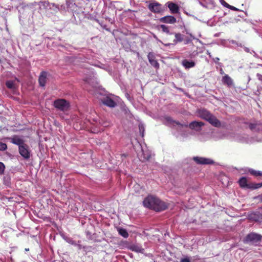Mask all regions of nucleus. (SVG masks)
<instances>
[{
    "instance_id": "nucleus-1",
    "label": "nucleus",
    "mask_w": 262,
    "mask_h": 262,
    "mask_svg": "<svg viewBox=\"0 0 262 262\" xmlns=\"http://www.w3.org/2000/svg\"><path fill=\"white\" fill-rule=\"evenodd\" d=\"M143 205L147 208L152 209L156 211H160L166 209L167 205L158 198L149 195L143 202Z\"/></svg>"
},
{
    "instance_id": "nucleus-2",
    "label": "nucleus",
    "mask_w": 262,
    "mask_h": 262,
    "mask_svg": "<svg viewBox=\"0 0 262 262\" xmlns=\"http://www.w3.org/2000/svg\"><path fill=\"white\" fill-rule=\"evenodd\" d=\"M197 115L215 127H220L221 125L220 121L216 117L205 108L199 109L197 111Z\"/></svg>"
},
{
    "instance_id": "nucleus-3",
    "label": "nucleus",
    "mask_w": 262,
    "mask_h": 262,
    "mask_svg": "<svg viewBox=\"0 0 262 262\" xmlns=\"http://www.w3.org/2000/svg\"><path fill=\"white\" fill-rule=\"evenodd\" d=\"M166 119L169 124L177 127L176 129L177 131L174 133V135L177 138H184L188 136L189 133L186 130L187 125L180 124L175 121L172 120L170 117L167 118Z\"/></svg>"
},
{
    "instance_id": "nucleus-4",
    "label": "nucleus",
    "mask_w": 262,
    "mask_h": 262,
    "mask_svg": "<svg viewBox=\"0 0 262 262\" xmlns=\"http://www.w3.org/2000/svg\"><path fill=\"white\" fill-rule=\"evenodd\" d=\"M262 236L258 233L251 232L249 233L244 239V243L257 244L261 240Z\"/></svg>"
},
{
    "instance_id": "nucleus-5",
    "label": "nucleus",
    "mask_w": 262,
    "mask_h": 262,
    "mask_svg": "<svg viewBox=\"0 0 262 262\" xmlns=\"http://www.w3.org/2000/svg\"><path fill=\"white\" fill-rule=\"evenodd\" d=\"M54 106L60 111L66 112L70 107V103L63 99H58L54 101Z\"/></svg>"
},
{
    "instance_id": "nucleus-6",
    "label": "nucleus",
    "mask_w": 262,
    "mask_h": 262,
    "mask_svg": "<svg viewBox=\"0 0 262 262\" xmlns=\"http://www.w3.org/2000/svg\"><path fill=\"white\" fill-rule=\"evenodd\" d=\"M112 95H107L101 99V101L103 104L110 107H114L117 104L115 102V98Z\"/></svg>"
},
{
    "instance_id": "nucleus-7",
    "label": "nucleus",
    "mask_w": 262,
    "mask_h": 262,
    "mask_svg": "<svg viewBox=\"0 0 262 262\" xmlns=\"http://www.w3.org/2000/svg\"><path fill=\"white\" fill-rule=\"evenodd\" d=\"M19 152L25 159H28L30 157V150L28 145L26 144L19 147Z\"/></svg>"
},
{
    "instance_id": "nucleus-8",
    "label": "nucleus",
    "mask_w": 262,
    "mask_h": 262,
    "mask_svg": "<svg viewBox=\"0 0 262 262\" xmlns=\"http://www.w3.org/2000/svg\"><path fill=\"white\" fill-rule=\"evenodd\" d=\"M193 159L199 164H212L214 163L212 159L204 157H194Z\"/></svg>"
},
{
    "instance_id": "nucleus-9",
    "label": "nucleus",
    "mask_w": 262,
    "mask_h": 262,
    "mask_svg": "<svg viewBox=\"0 0 262 262\" xmlns=\"http://www.w3.org/2000/svg\"><path fill=\"white\" fill-rule=\"evenodd\" d=\"M204 125V123L203 122L194 121L189 124V127L192 130L200 132Z\"/></svg>"
},
{
    "instance_id": "nucleus-10",
    "label": "nucleus",
    "mask_w": 262,
    "mask_h": 262,
    "mask_svg": "<svg viewBox=\"0 0 262 262\" xmlns=\"http://www.w3.org/2000/svg\"><path fill=\"white\" fill-rule=\"evenodd\" d=\"M159 21L163 23L174 24L176 23L177 20L174 16L167 15L160 18Z\"/></svg>"
},
{
    "instance_id": "nucleus-11",
    "label": "nucleus",
    "mask_w": 262,
    "mask_h": 262,
    "mask_svg": "<svg viewBox=\"0 0 262 262\" xmlns=\"http://www.w3.org/2000/svg\"><path fill=\"white\" fill-rule=\"evenodd\" d=\"M148 61L150 64L156 69L159 68V64L156 60L155 55L152 52H149L147 55Z\"/></svg>"
},
{
    "instance_id": "nucleus-12",
    "label": "nucleus",
    "mask_w": 262,
    "mask_h": 262,
    "mask_svg": "<svg viewBox=\"0 0 262 262\" xmlns=\"http://www.w3.org/2000/svg\"><path fill=\"white\" fill-rule=\"evenodd\" d=\"M149 9L154 13H160L162 11L161 5L158 3H151L148 5Z\"/></svg>"
},
{
    "instance_id": "nucleus-13",
    "label": "nucleus",
    "mask_w": 262,
    "mask_h": 262,
    "mask_svg": "<svg viewBox=\"0 0 262 262\" xmlns=\"http://www.w3.org/2000/svg\"><path fill=\"white\" fill-rule=\"evenodd\" d=\"M39 5L40 7H43L44 8L46 9H51L52 7H55V10H58L59 9L58 5H56L54 3H50L48 1L41 2L39 3Z\"/></svg>"
},
{
    "instance_id": "nucleus-14",
    "label": "nucleus",
    "mask_w": 262,
    "mask_h": 262,
    "mask_svg": "<svg viewBox=\"0 0 262 262\" xmlns=\"http://www.w3.org/2000/svg\"><path fill=\"white\" fill-rule=\"evenodd\" d=\"M17 82H19V80L18 78H15L14 80H8L6 82L7 87L10 89L15 90L17 87Z\"/></svg>"
},
{
    "instance_id": "nucleus-15",
    "label": "nucleus",
    "mask_w": 262,
    "mask_h": 262,
    "mask_svg": "<svg viewBox=\"0 0 262 262\" xmlns=\"http://www.w3.org/2000/svg\"><path fill=\"white\" fill-rule=\"evenodd\" d=\"M11 142L18 146V147L25 144L24 141L17 136H14L10 138Z\"/></svg>"
},
{
    "instance_id": "nucleus-16",
    "label": "nucleus",
    "mask_w": 262,
    "mask_h": 262,
    "mask_svg": "<svg viewBox=\"0 0 262 262\" xmlns=\"http://www.w3.org/2000/svg\"><path fill=\"white\" fill-rule=\"evenodd\" d=\"M222 81L224 84L227 85L228 87H231L234 85L233 80L228 75L223 76Z\"/></svg>"
},
{
    "instance_id": "nucleus-17",
    "label": "nucleus",
    "mask_w": 262,
    "mask_h": 262,
    "mask_svg": "<svg viewBox=\"0 0 262 262\" xmlns=\"http://www.w3.org/2000/svg\"><path fill=\"white\" fill-rule=\"evenodd\" d=\"M167 4L168 8L172 13L176 14L179 13V8L176 4L172 2H168Z\"/></svg>"
},
{
    "instance_id": "nucleus-18",
    "label": "nucleus",
    "mask_w": 262,
    "mask_h": 262,
    "mask_svg": "<svg viewBox=\"0 0 262 262\" xmlns=\"http://www.w3.org/2000/svg\"><path fill=\"white\" fill-rule=\"evenodd\" d=\"M182 64L185 69H188L194 67L195 66V63L192 60L184 59L182 61Z\"/></svg>"
},
{
    "instance_id": "nucleus-19",
    "label": "nucleus",
    "mask_w": 262,
    "mask_h": 262,
    "mask_svg": "<svg viewBox=\"0 0 262 262\" xmlns=\"http://www.w3.org/2000/svg\"><path fill=\"white\" fill-rule=\"evenodd\" d=\"M86 85H91L94 89L97 88V83L95 81V80L91 77H86L84 79Z\"/></svg>"
},
{
    "instance_id": "nucleus-20",
    "label": "nucleus",
    "mask_w": 262,
    "mask_h": 262,
    "mask_svg": "<svg viewBox=\"0 0 262 262\" xmlns=\"http://www.w3.org/2000/svg\"><path fill=\"white\" fill-rule=\"evenodd\" d=\"M170 27L165 25H160L158 27V30L161 29L162 32L167 35H172L173 34V32L170 31Z\"/></svg>"
},
{
    "instance_id": "nucleus-21",
    "label": "nucleus",
    "mask_w": 262,
    "mask_h": 262,
    "mask_svg": "<svg viewBox=\"0 0 262 262\" xmlns=\"http://www.w3.org/2000/svg\"><path fill=\"white\" fill-rule=\"evenodd\" d=\"M47 73L45 72H42L39 77L38 81L39 84L41 86H44L46 82Z\"/></svg>"
},
{
    "instance_id": "nucleus-22",
    "label": "nucleus",
    "mask_w": 262,
    "mask_h": 262,
    "mask_svg": "<svg viewBox=\"0 0 262 262\" xmlns=\"http://www.w3.org/2000/svg\"><path fill=\"white\" fill-rule=\"evenodd\" d=\"M66 5L70 11H76L75 8L76 6L72 0H66Z\"/></svg>"
},
{
    "instance_id": "nucleus-23",
    "label": "nucleus",
    "mask_w": 262,
    "mask_h": 262,
    "mask_svg": "<svg viewBox=\"0 0 262 262\" xmlns=\"http://www.w3.org/2000/svg\"><path fill=\"white\" fill-rule=\"evenodd\" d=\"M175 39L173 40L172 45H176L178 42H182L183 40V36L180 33H173Z\"/></svg>"
},
{
    "instance_id": "nucleus-24",
    "label": "nucleus",
    "mask_w": 262,
    "mask_h": 262,
    "mask_svg": "<svg viewBox=\"0 0 262 262\" xmlns=\"http://www.w3.org/2000/svg\"><path fill=\"white\" fill-rule=\"evenodd\" d=\"M240 186L242 188H249V186L250 185V183H247V179L245 177L241 178L238 181Z\"/></svg>"
},
{
    "instance_id": "nucleus-25",
    "label": "nucleus",
    "mask_w": 262,
    "mask_h": 262,
    "mask_svg": "<svg viewBox=\"0 0 262 262\" xmlns=\"http://www.w3.org/2000/svg\"><path fill=\"white\" fill-rule=\"evenodd\" d=\"M117 230L119 234L124 238H127L128 236V233L127 230L123 228H118Z\"/></svg>"
},
{
    "instance_id": "nucleus-26",
    "label": "nucleus",
    "mask_w": 262,
    "mask_h": 262,
    "mask_svg": "<svg viewBox=\"0 0 262 262\" xmlns=\"http://www.w3.org/2000/svg\"><path fill=\"white\" fill-rule=\"evenodd\" d=\"M142 155H143V159L142 157H140V160L142 161L148 160L150 157V155L148 153V151H144L143 149H142Z\"/></svg>"
},
{
    "instance_id": "nucleus-27",
    "label": "nucleus",
    "mask_w": 262,
    "mask_h": 262,
    "mask_svg": "<svg viewBox=\"0 0 262 262\" xmlns=\"http://www.w3.org/2000/svg\"><path fill=\"white\" fill-rule=\"evenodd\" d=\"M262 187V183H250V185L249 186V189H256Z\"/></svg>"
},
{
    "instance_id": "nucleus-28",
    "label": "nucleus",
    "mask_w": 262,
    "mask_h": 262,
    "mask_svg": "<svg viewBox=\"0 0 262 262\" xmlns=\"http://www.w3.org/2000/svg\"><path fill=\"white\" fill-rule=\"evenodd\" d=\"M249 172L252 175L255 176H262V172L260 171H256L253 169H249Z\"/></svg>"
},
{
    "instance_id": "nucleus-29",
    "label": "nucleus",
    "mask_w": 262,
    "mask_h": 262,
    "mask_svg": "<svg viewBox=\"0 0 262 262\" xmlns=\"http://www.w3.org/2000/svg\"><path fill=\"white\" fill-rule=\"evenodd\" d=\"M139 128L140 130V133L141 136L143 137H144V133L145 130L144 126L143 124L140 123L139 124Z\"/></svg>"
},
{
    "instance_id": "nucleus-30",
    "label": "nucleus",
    "mask_w": 262,
    "mask_h": 262,
    "mask_svg": "<svg viewBox=\"0 0 262 262\" xmlns=\"http://www.w3.org/2000/svg\"><path fill=\"white\" fill-rule=\"evenodd\" d=\"M59 11H60L61 12H67V11H70L69 9H68V8L67 7L66 5H62L60 7L59 6Z\"/></svg>"
},
{
    "instance_id": "nucleus-31",
    "label": "nucleus",
    "mask_w": 262,
    "mask_h": 262,
    "mask_svg": "<svg viewBox=\"0 0 262 262\" xmlns=\"http://www.w3.org/2000/svg\"><path fill=\"white\" fill-rule=\"evenodd\" d=\"M7 148V145L6 144L0 142V150L4 151Z\"/></svg>"
},
{
    "instance_id": "nucleus-32",
    "label": "nucleus",
    "mask_w": 262,
    "mask_h": 262,
    "mask_svg": "<svg viewBox=\"0 0 262 262\" xmlns=\"http://www.w3.org/2000/svg\"><path fill=\"white\" fill-rule=\"evenodd\" d=\"M5 169V166L3 163L0 162V175L4 173Z\"/></svg>"
},
{
    "instance_id": "nucleus-33",
    "label": "nucleus",
    "mask_w": 262,
    "mask_h": 262,
    "mask_svg": "<svg viewBox=\"0 0 262 262\" xmlns=\"http://www.w3.org/2000/svg\"><path fill=\"white\" fill-rule=\"evenodd\" d=\"M255 214L257 215L258 219H262V208H259L258 210L256 212Z\"/></svg>"
},
{
    "instance_id": "nucleus-34",
    "label": "nucleus",
    "mask_w": 262,
    "mask_h": 262,
    "mask_svg": "<svg viewBox=\"0 0 262 262\" xmlns=\"http://www.w3.org/2000/svg\"><path fill=\"white\" fill-rule=\"evenodd\" d=\"M132 249L133 251H136V252H140L141 248L137 246H133L132 248Z\"/></svg>"
},
{
    "instance_id": "nucleus-35",
    "label": "nucleus",
    "mask_w": 262,
    "mask_h": 262,
    "mask_svg": "<svg viewBox=\"0 0 262 262\" xmlns=\"http://www.w3.org/2000/svg\"><path fill=\"white\" fill-rule=\"evenodd\" d=\"M221 4L224 6V7L228 8L229 6V4L227 3L224 0H220Z\"/></svg>"
},
{
    "instance_id": "nucleus-36",
    "label": "nucleus",
    "mask_w": 262,
    "mask_h": 262,
    "mask_svg": "<svg viewBox=\"0 0 262 262\" xmlns=\"http://www.w3.org/2000/svg\"><path fill=\"white\" fill-rule=\"evenodd\" d=\"M243 48L245 50V52H246L247 53H250L251 54H252V53H255V52L253 50L251 51L247 47H243Z\"/></svg>"
},
{
    "instance_id": "nucleus-37",
    "label": "nucleus",
    "mask_w": 262,
    "mask_h": 262,
    "mask_svg": "<svg viewBox=\"0 0 262 262\" xmlns=\"http://www.w3.org/2000/svg\"><path fill=\"white\" fill-rule=\"evenodd\" d=\"M180 262H190V258L188 257L183 258L181 259Z\"/></svg>"
},
{
    "instance_id": "nucleus-38",
    "label": "nucleus",
    "mask_w": 262,
    "mask_h": 262,
    "mask_svg": "<svg viewBox=\"0 0 262 262\" xmlns=\"http://www.w3.org/2000/svg\"><path fill=\"white\" fill-rule=\"evenodd\" d=\"M228 8H229L231 10H234V11H238L239 10L237 8H235L234 6H231L230 5L228 6Z\"/></svg>"
},
{
    "instance_id": "nucleus-39",
    "label": "nucleus",
    "mask_w": 262,
    "mask_h": 262,
    "mask_svg": "<svg viewBox=\"0 0 262 262\" xmlns=\"http://www.w3.org/2000/svg\"><path fill=\"white\" fill-rule=\"evenodd\" d=\"M256 76H257V79L262 82V75H261L260 74L257 73L256 74Z\"/></svg>"
},
{
    "instance_id": "nucleus-40",
    "label": "nucleus",
    "mask_w": 262,
    "mask_h": 262,
    "mask_svg": "<svg viewBox=\"0 0 262 262\" xmlns=\"http://www.w3.org/2000/svg\"><path fill=\"white\" fill-rule=\"evenodd\" d=\"M255 126H256V124H252V123H251L249 125V128H250V129L252 130L253 129H254L255 128Z\"/></svg>"
},
{
    "instance_id": "nucleus-41",
    "label": "nucleus",
    "mask_w": 262,
    "mask_h": 262,
    "mask_svg": "<svg viewBox=\"0 0 262 262\" xmlns=\"http://www.w3.org/2000/svg\"><path fill=\"white\" fill-rule=\"evenodd\" d=\"M213 60L214 62L218 63L219 61L220 60V59L218 57H215V58H213Z\"/></svg>"
},
{
    "instance_id": "nucleus-42",
    "label": "nucleus",
    "mask_w": 262,
    "mask_h": 262,
    "mask_svg": "<svg viewBox=\"0 0 262 262\" xmlns=\"http://www.w3.org/2000/svg\"><path fill=\"white\" fill-rule=\"evenodd\" d=\"M229 42L230 43H231L232 44H234V45H235L237 43V41H236L235 40H230Z\"/></svg>"
},
{
    "instance_id": "nucleus-43",
    "label": "nucleus",
    "mask_w": 262,
    "mask_h": 262,
    "mask_svg": "<svg viewBox=\"0 0 262 262\" xmlns=\"http://www.w3.org/2000/svg\"><path fill=\"white\" fill-rule=\"evenodd\" d=\"M256 198L259 199V200L262 202V194L261 195H259L256 197Z\"/></svg>"
},
{
    "instance_id": "nucleus-44",
    "label": "nucleus",
    "mask_w": 262,
    "mask_h": 262,
    "mask_svg": "<svg viewBox=\"0 0 262 262\" xmlns=\"http://www.w3.org/2000/svg\"><path fill=\"white\" fill-rule=\"evenodd\" d=\"M165 46L168 47L171 45H173L172 43H163Z\"/></svg>"
},
{
    "instance_id": "nucleus-45",
    "label": "nucleus",
    "mask_w": 262,
    "mask_h": 262,
    "mask_svg": "<svg viewBox=\"0 0 262 262\" xmlns=\"http://www.w3.org/2000/svg\"><path fill=\"white\" fill-rule=\"evenodd\" d=\"M84 88L86 89L87 91L91 92V90L89 88L88 85H85Z\"/></svg>"
},
{
    "instance_id": "nucleus-46",
    "label": "nucleus",
    "mask_w": 262,
    "mask_h": 262,
    "mask_svg": "<svg viewBox=\"0 0 262 262\" xmlns=\"http://www.w3.org/2000/svg\"><path fill=\"white\" fill-rule=\"evenodd\" d=\"M236 45L237 46H238V47H243L244 46L242 45V43H238L237 42V43L236 44Z\"/></svg>"
},
{
    "instance_id": "nucleus-47",
    "label": "nucleus",
    "mask_w": 262,
    "mask_h": 262,
    "mask_svg": "<svg viewBox=\"0 0 262 262\" xmlns=\"http://www.w3.org/2000/svg\"><path fill=\"white\" fill-rule=\"evenodd\" d=\"M51 9L53 10H54V11H55V12H57V11H58V10H55V7H52V8H51Z\"/></svg>"
},
{
    "instance_id": "nucleus-48",
    "label": "nucleus",
    "mask_w": 262,
    "mask_h": 262,
    "mask_svg": "<svg viewBox=\"0 0 262 262\" xmlns=\"http://www.w3.org/2000/svg\"><path fill=\"white\" fill-rule=\"evenodd\" d=\"M208 55H209V57H210V58H212V55H211V53H209V52H208Z\"/></svg>"
},
{
    "instance_id": "nucleus-49",
    "label": "nucleus",
    "mask_w": 262,
    "mask_h": 262,
    "mask_svg": "<svg viewBox=\"0 0 262 262\" xmlns=\"http://www.w3.org/2000/svg\"><path fill=\"white\" fill-rule=\"evenodd\" d=\"M189 41H190V40H186V42L185 43V44H187V43H188L189 42Z\"/></svg>"
},
{
    "instance_id": "nucleus-50",
    "label": "nucleus",
    "mask_w": 262,
    "mask_h": 262,
    "mask_svg": "<svg viewBox=\"0 0 262 262\" xmlns=\"http://www.w3.org/2000/svg\"><path fill=\"white\" fill-rule=\"evenodd\" d=\"M25 251H28L29 250V248H25Z\"/></svg>"
},
{
    "instance_id": "nucleus-51",
    "label": "nucleus",
    "mask_w": 262,
    "mask_h": 262,
    "mask_svg": "<svg viewBox=\"0 0 262 262\" xmlns=\"http://www.w3.org/2000/svg\"><path fill=\"white\" fill-rule=\"evenodd\" d=\"M160 41V42H161V43L163 44V42H162V41Z\"/></svg>"
},
{
    "instance_id": "nucleus-52",
    "label": "nucleus",
    "mask_w": 262,
    "mask_h": 262,
    "mask_svg": "<svg viewBox=\"0 0 262 262\" xmlns=\"http://www.w3.org/2000/svg\"><path fill=\"white\" fill-rule=\"evenodd\" d=\"M160 41V42H161V43L163 44V42H162V41Z\"/></svg>"
},
{
    "instance_id": "nucleus-53",
    "label": "nucleus",
    "mask_w": 262,
    "mask_h": 262,
    "mask_svg": "<svg viewBox=\"0 0 262 262\" xmlns=\"http://www.w3.org/2000/svg\"><path fill=\"white\" fill-rule=\"evenodd\" d=\"M62 262H67V261H62Z\"/></svg>"
}]
</instances>
